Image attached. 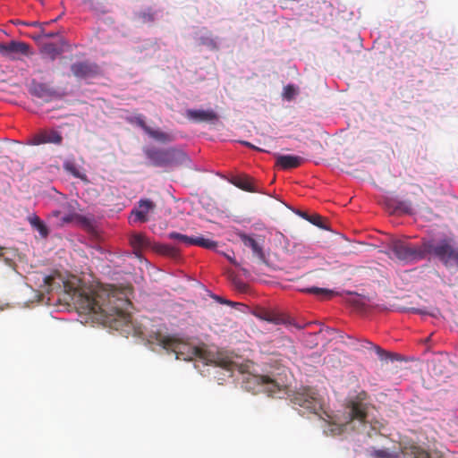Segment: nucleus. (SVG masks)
<instances>
[{
    "mask_svg": "<svg viewBox=\"0 0 458 458\" xmlns=\"http://www.w3.org/2000/svg\"><path fill=\"white\" fill-rule=\"evenodd\" d=\"M143 151L150 165L157 167L178 165L188 159L184 152L175 148L148 147Z\"/></svg>",
    "mask_w": 458,
    "mask_h": 458,
    "instance_id": "nucleus-3",
    "label": "nucleus"
},
{
    "mask_svg": "<svg viewBox=\"0 0 458 458\" xmlns=\"http://www.w3.org/2000/svg\"><path fill=\"white\" fill-rule=\"evenodd\" d=\"M53 280H54V277H53V276H46V277L44 278V282H45V284H47V285H49V286L51 285V284H52V281H53Z\"/></svg>",
    "mask_w": 458,
    "mask_h": 458,
    "instance_id": "nucleus-42",
    "label": "nucleus"
},
{
    "mask_svg": "<svg viewBox=\"0 0 458 458\" xmlns=\"http://www.w3.org/2000/svg\"><path fill=\"white\" fill-rule=\"evenodd\" d=\"M304 161L305 159L299 156L278 155L276 157V165L284 170L299 167Z\"/></svg>",
    "mask_w": 458,
    "mask_h": 458,
    "instance_id": "nucleus-15",
    "label": "nucleus"
},
{
    "mask_svg": "<svg viewBox=\"0 0 458 458\" xmlns=\"http://www.w3.org/2000/svg\"><path fill=\"white\" fill-rule=\"evenodd\" d=\"M424 259L432 255L438 259L445 267L454 264L458 267V248L453 246V240L444 238L437 242L423 241Z\"/></svg>",
    "mask_w": 458,
    "mask_h": 458,
    "instance_id": "nucleus-2",
    "label": "nucleus"
},
{
    "mask_svg": "<svg viewBox=\"0 0 458 458\" xmlns=\"http://www.w3.org/2000/svg\"><path fill=\"white\" fill-rule=\"evenodd\" d=\"M75 216H76L75 215L65 216L62 217V222L64 224L71 223L73 221Z\"/></svg>",
    "mask_w": 458,
    "mask_h": 458,
    "instance_id": "nucleus-38",
    "label": "nucleus"
},
{
    "mask_svg": "<svg viewBox=\"0 0 458 458\" xmlns=\"http://www.w3.org/2000/svg\"><path fill=\"white\" fill-rule=\"evenodd\" d=\"M156 203L149 199H141L138 205L131 210V216L135 222L146 223L148 221V214L156 209Z\"/></svg>",
    "mask_w": 458,
    "mask_h": 458,
    "instance_id": "nucleus-12",
    "label": "nucleus"
},
{
    "mask_svg": "<svg viewBox=\"0 0 458 458\" xmlns=\"http://www.w3.org/2000/svg\"><path fill=\"white\" fill-rule=\"evenodd\" d=\"M59 213H60L59 211H55V212H53V214H54L55 216H58V215H59Z\"/></svg>",
    "mask_w": 458,
    "mask_h": 458,
    "instance_id": "nucleus-47",
    "label": "nucleus"
},
{
    "mask_svg": "<svg viewBox=\"0 0 458 458\" xmlns=\"http://www.w3.org/2000/svg\"><path fill=\"white\" fill-rule=\"evenodd\" d=\"M192 349H193L192 353L197 354V353H198V352H199V350H198L196 347H194V348H192Z\"/></svg>",
    "mask_w": 458,
    "mask_h": 458,
    "instance_id": "nucleus-44",
    "label": "nucleus"
},
{
    "mask_svg": "<svg viewBox=\"0 0 458 458\" xmlns=\"http://www.w3.org/2000/svg\"><path fill=\"white\" fill-rule=\"evenodd\" d=\"M407 310L410 312H412V313H419V314H422V315L428 314V312L427 310H422V309L410 308Z\"/></svg>",
    "mask_w": 458,
    "mask_h": 458,
    "instance_id": "nucleus-37",
    "label": "nucleus"
},
{
    "mask_svg": "<svg viewBox=\"0 0 458 458\" xmlns=\"http://www.w3.org/2000/svg\"><path fill=\"white\" fill-rule=\"evenodd\" d=\"M131 244L134 249H141L148 246L149 242L144 234L137 233L131 237Z\"/></svg>",
    "mask_w": 458,
    "mask_h": 458,
    "instance_id": "nucleus-24",
    "label": "nucleus"
},
{
    "mask_svg": "<svg viewBox=\"0 0 458 458\" xmlns=\"http://www.w3.org/2000/svg\"><path fill=\"white\" fill-rule=\"evenodd\" d=\"M238 288L242 291L245 290L246 289V284H243V283H241L238 284Z\"/></svg>",
    "mask_w": 458,
    "mask_h": 458,
    "instance_id": "nucleus-43",
    "label": "nucleus"
},
{
    "mask_svg": "<svg viewBox=\"0 0 458 458\" xmlns=\"http://www.w3.org/2000/svg\"><path fill=\"white\" fill-rule=\"evenodd\" d=\"M147 134L155 140L161 143H169L174 140V136L172 134L162 131L160 130L152 129L151 127L148 130Z\"/></svg>",
    "mask_w": 458,
    "mask_h": 458,
    "instance_id": "nucleus-19",
    "label": "nucleus"
},
{
    "mask_svg": "<svg viewBox=\"0 0 458 458\" xmlns=\"http://www.w3.org/2000/svg\"><path fill=\"white\" fill-rule=\"evenodd\" d=\"M30 93L45 101H50L52 98L57 97V91L47 83L39 82L32 80L29 88Z\"/></svg>",
    "mask_w": 458,
    "mask_h": 458,
    "instance_id": "nucleus-11",
    "label": "nucleus"
},
{
    "mask_svg": "<svg viewBox=\"0 0 458 458\" xmlns=\"http://www.w3.org/2000/svg\"><path fill=\"white\" fill-rule=\"evenodd\" d=\"M397 208L405 212V213H411V203L401 201L397 205Z\"/></svg>",
    "mask_w": 458,
    "mask_h": 458,
    "instance_id": "nucleus-33",
    "label": "nucleus"
},
{
    "mask_svg": "<svg viewBox=\"0 0 458 458\" xmlns=\"http://www.w3.org/2000/svg\"><path fill=\"white\" fill-rule=\"evenodd\" d=\"M363 343H364L363 347H365L367 349H373V350H375L376 352L380 357V359H382V360L386 358V357H388L390 355V353L386 352L380 346H378L377 344H372L371 342H369L368 340H364Z\"/></svg>",
    "mask_w": 458,
    "mask_h": 458,
    "instance_id": "nucleus-27",
    "label": "nucleus"
},
{
    "mask_svg": "<svg viewBox=\"0 0 458 458\" xmlns=\"http://www.w3.org/2000/svg\"><path fill=\"white\" fill-rule=\"evenodd\" d=\"M163 249H164L165 253H166L168 255H171V256L177 255V250L174 247L164 246Z\"/></svg>",
    "mask_w": 458,
    "mask_h": 458,
    "instance_id": "nucleus-35",
    "label": "nucleus"
},
{
    "mask_svg": "<svg viewBox=\"0 0 458 458\" xmlns=\"http://www.w3.org/2000/svg\"><path fill=\"white\" fill-rule=\"evenodd\" d=\"M62 142L63 136L61 132L54 129L41 130L36 133L31 140V144L33 145H42L48 143L61 145Z\"/></svg>",
    "mask_w": 458,
    "mask_h": 458,
    "instance_id": "nucleus-13",
    "label": "nucleus"
},
{
    "mask_svg": "<svg viewBox=\"0 0 458 458\" xmlns=\"http://www.w3.org/2000/svg\"><path fill=\"white\" fill-rule=\"evenodd\" d=\"M265 319L274 324H280L284 321V319L280 316L276 314H267Z\"/></svg>",
    "mask_w": 458,
    "mask_h": 458,
    "instance_id": "nucleus-32",
    "label": "nucleus"
},
{
    "mask_svg": "<svg viewBox=\"0 0 458 458\" xmlns=\"http://www.w3.org/2000/svg\"><path fill=\"white\" fill-rule=\"evenodd\" d=\"M58 35H59V32H58V31H55V32H47V31L45 30V29H44V30H40V35H39V37H41V38H55V37L58 36Z\"/></svg>",
    "mask_w": 458,
    "mask_h": 458,
    "instance_id": "nucleus-34",
    "label": "nucleus"
},
{
    "mask_svg": "<svg viewBox=\"0 0 458 458\" xmlns=\"http://www.w3.org/2000/svg\"><path fill=\"white\" fill-rule=\"evenodd\" d=\"M71 71L72 74L81 80H88L98 76L100 72L96 64L89 62H77L72 64Z\"/></svg>",
    "mask_w": 458,
    "mask_h": 458,
    "instance_id": "nucleus-10",
    "label": "nucleus"
},
{
    "mask_svg": "<svg viewBox=\"0 0 458 458\" xmlns=\"http://www.w3.org/2000/svg\"><path fill=\"white\" fill-rule=\"evenodd\" d=\"M403 454L407 458H428L429 456L427 451L415 445L404 446Z\"/></svg>",
    "mask_w": 458,
    "mask_h": 458,
    "instance_id": "nucleus-18",
    "label": "nucleus"
},
{
    "mask_svg": "<svg viewBox=\"0 0 458 458\" xmlns=\"http://www.w3.org/2000/svg\"><path fill=\"white\" fill-rule=\"evenodd\" d=\"M296 94L297 89L293 85L289 84L284 88L283 96L285 99L291 100L295 97Z\"/></svg>",
    "mask_w": 458,
    "mask_h": 458,
    "instance_id": "nucleus-30",
    "label": "nucleus"
},
{
    "mask_svg": "<svg viewBox=\"0 0 458 458\" xmlns=\"http://www.w3.org/2000/svg\"><path fill=\"white\" fill-rule=\"evenodd\" d=\"M140 22H148V21H152L154 20L153 17H147V16H144V17H137L136 18Z\"/></svg>",
    "mask_w": 458,
    "mask_h": 458,
    "instance_id": "nucleus-39",
    "label": "nucleus"
},
{
    "mask_svg": "<svg viewBox=\"0 0 458 458\" xmlns=\"http://www.w3.org/2000/svg\"><path fill=\"white\" fill-rule=\"evenodd\" d=\"M256 380L259 384L263 386L264 391H266L270 396L281 397L280 394L286 392V383L273 378L270 376H259L256 377Z\"/></svg>",
    "mask_w": 458,
    "mask_h": 458,
    "instance_id": "nucleus-9",
    "label": "nucleus"
},
{
    "mask_svg": "<svg viewBox=\"0 0 458 458\" xmlns=\"http://www.w3.org/2000/svg\"><path fill=\"white\" fill-rule=\"evenodd\" d=\"M41 53L54 61L60 55L61 49L54 43H46L42 46Z\"/></svg>",
    "mask_w": 458,
    "mask_h": 458,
    "instance_id": "nucleus-22",
    "label": "nucleus"
},
{
    "mask_svg": "<svg viewBox=\"0 0 458 458\" xmlns=\"http://www.w3.org/2000/svg\"><path fill=\"white\" fill-rule=\"evenodd\" d=\"M128 292V289L119 290L112 285L108 288H81L74 291L72 299L80 312L118 330L131 320L130 309L132 304Z\"/></svg>",
    "mask_w": 458,
    "mask_h": 458,
    "instance_id": "nucleus-1",
    "label": "nucleus"
},
{
    "mask_svg": "<svg viewBox=\"0 0 458 458\" xmlns=\"http://www.w3.org/2000/svg\"><path fill=\"white\" fill-rule=\"evenodd\" d=\"M232 183L239 189L249 192H261L258 186L255 185L252 178L249 176H236L232 180Z\"/></svg>",
    "mask_w": 458,
    "mask_h": 458,
    "instance_id": "nucleus-17",
    "label": "nucleus"
},
{
    "mask_svg": "<svg viewBox=\"0 0 458 458\" xmlns=\"http://www.w3.org/2000/svg\"><path fill=\"white\" fill-rule=\"evenodd\" d=\"M294 326H295L298 329H301V328H303V327L299 326V325H295V324H294Z\"/></svg>",
    "mask_w": 458,
    "mask_h": 458,
    "instance_id": "nucleus-45",
    "label": "nucleus"
},
{
    "mask_svg": "<svg viewBox=\"0 0 458 458\" xmlns=\"http://www.w3.org/2000/svg\"><path fill=\"white\" fill-rule=\"evenodd\" d=\"M371 458H399V454L390 452L388 449H373L370 451Z\"/></svg>",
    "mask_w": 458,
    "mask_h": 458,
    "instance_id": "nucleus-25",
    "label": "nucleus"
},
{
    "mask_svg": "<svg viewBox=\"0 0 458 458\" xmlns=\"http://www.w3.org/2000/svg\"><path fill=\"white\" fill-rule=\"evenodd\" d=\"M289 396L292 403L299 406L303 413L307 412L321 417L323 400L315 389L309 386H301Z\"/></svg>",
    "mask_w": 458,
    "mask_h": 458,
    "instance_id": "nucleus-4",
    "label": "nucleus"
},
{
    "mask_svg": "<svg viewBox=\"0 0 458 458\" xmlns=\"http://www.w3.org/2000/svg\"><path fill=\"white\" fill-rule=\"evenodd\" d=\"M156 341L164 349L176 353L177 358H179V355L183 354L184 350L191 348L185 342L176 335H163L158 333L156 335Z\"/></svg>",
    "mask_w": 458,
    "mask_h": 458,
    "instance_id": "nucleus-8",
    "label": "nucleus"
},
{
    "mask_svg": "<svg viewBox=\"0 0 458 458\" xmlns=\"http://www.w3.org/2000/svg\"><path fill=\"white\" fill-rule=\"evenodd\" d=\"M191 245H197L205 249L213 250L217 247V242L203 236L191 237Z\"/></svg>",
    "mask_w": 458,
    "mask_h": 458,
    "instance_id": "nucleus-21",
    "label": "nucleus"
},
{
    "mask_svg": "<svg viewBox=\"0 0 458 458\" xmlns=\"http://www.w3.org/2000/svg\"><path fill=\"white\" fill-rule=\"evenodd\" d=\"M168 237L172 240H176V241L182 242L185 245H191V237H189L185 234H182V233H176V232H172L168 234Z\"/></svg>",
    "mask_w": 458,
    "mask_h": 458,
    "instance_id": "nucleus-28",
    "label": "nucleus"
},
{
    "mask_svg": "<svg viewBox=\"0 0 458 458\" xmlns=\"http://www.w3.org/2000/svg\"><path fill=\"white\" fill-rule=\"evenodd\" d=\"M213 298L218 301L219 303H222V304H227V305H234V302L231 301H228V300H225L224 298L220 297V296H217V295H213Z\"/></svg>",
    "mask_w": 458,
    "mask_h": 458,
    "instance_id": "nucleus-36",
    "label": "nucleus"
},
{
    "mask_svg": "<svg viewBox=\"0 0 458 458\" xmlns=\"http://www.w3.org/2000/svg\"><path fill=\"white\" fill-rule=\"evenodd\" d=\"M242 143L249 148H254V149H257L259 151H264L263 149L259 148H257L255 147L254 145H252L251 143L248 142V141H242Z\"/></svg>",
    "mask_w": 458,
    "mask_h": 458,
    "instance_id": "nucleus-41",
    "label": "nucleus"
},
{
    "mask_svg": "<svg viewBox=\"0 0 458 458\" xmlns=\"http://www.w3.org/2000/svg\"><path fill=\"white\" fill-rule=\"evenodd\" d=\"M306 292L310 293H314V294H317V295L325 294V295L331 296L333 294L332 291L327 290V289H324V288H318V287L308 288L306 290Z\"/></svg>",
    "mask_w": 458,
    "mask_h": 458,
    "instance_id": "nucleus-31",
    "label": "nucleus"
},
{
    "mask_svg": "<svg viewBox=\"0 0 458 458\" xmlns=\"http://www.w3.org/2000/svg\"><path fill=\"white\" fill-rule=\"evenodd\" d=\"M229 260L233 263V264H235V261L233 259V258H228Z\"/></svg>",
    "mask_w": 458,
    "mask_h": 458,
    "instance_id": "nucleus-46",
    "label": "nucleus"
},
{
    "mask_svg": "<svg viewBox=\"0 0 458 458\" xmlns=\"http://www.w3.org/2000/svg\"><path fill=\"white\" fill-rule=\"evenodd\" d=\"M238 235H239L241 241L243 242V244L246 247H249L252 250V252L255 256H257L260 259H265L263 248H262L259 241H258L253 236L248 235L244 233H240Z\"/></svg>",
    "mask_w": 458,
    "mask_h": 458,
    "instance_id": "nucleus-16",
    "label": "nucleus"
},
{
    "mask_svg": "<svg viewBox=\"0 0 458 458\" xmlns=\"http://www.w3.org/2000/svg\"><path fill=\"white\" fill-rule=\"evenodd\" d=\"M0 55L2 57L10 60H21V56L32 55L30 46L28 43L12 40L9 43H0Z\"/></svg>",
    "mask_w": 458,
    "mask_h": 458,
    "instance_id": "nucleus-7",
    "label": "nucleus"
},
{
    "mask_svg": "<svg viewBox=\"0 0 458 458\" xmlns=\"http://www.w3.org/2000/svg\"><path fill=\"white\" fill-rule=\"evenodd\" d=\"M28 221L33 228L38 230V232L43 238H47L48 236L49 231L47 225L41 221V219L37 215L30 216L28 217Z\"/></svg>",
    "mask_w": 458,
    "mask_h": 458,
    "instance_id": "nucleus-20",
    "label": "nucleus"
},
{
    "mask_svg": "<svg viewBox=\"0 0 458 458\" xmlns=\"http://www.w3.org/2000/svg\"><path fill=\"white\" fill-rule=\"evenodd\" d=\"M188 119L197 123H215L218 121V114L212 109H188L186 111Z\"/></svg>",
    "mask_w": 458,
    "mask_h": 458,
    "instance_id": "nucleus-14",
    "label": "nucleus"
},
{
    "mask_svg": "<svg viewBox=\"0 0 458 458\" xmlns=\"http://www.w3.org/2000/svg\"><path fill=\"white\" fill-rule=\"evenodd\" d=\"M368 394L365 391L360 392L355 396L349 397L346 400L344 407L345 426L354 421L364 425L368 416V403H366Z\"/></svg>",
    "mask_w": 458,
    "mask_h": 458,
    "instance_id": "nucleus-5",
    "label": "nucleus"
},
{
    "mask_svg": "<svg viewBox=\"0 0 458 458\" xmlns=\"http://www.w3.org/2000/svg\"><path fill=\"white\" fill-rule=\"evenodd\" d=\"M128 121L129 123L136 124L137 126L140 127L146 133L148 132V130L150 128L149 126L147 125L145 118L142 114H136L129 118Z\"/></svg>",
    "mask_w": 458,
    "mask_h": 458,
    "instance_id": "nucleus-26",
    "label": "nucleus"
},
{
    "mask_svg": "<svg viewBox=\"0 0 458 458\" xmlns=\"http://www.w3.org/2000/svg\"><path fill=\"white\" fill-rule=\"evenodd\" d=\"M65 171L72 174L74 177L79 178L82 181H88L87 175L80 171L77 165L71 161H67L64 164Z\"/></svg>",
    "mask_w": 458,
    "mask_h": 458,
    "instance_id": "nucleus-23",
    "label": "nucleus"
},
{
    "mask_svg": "<svg viewBox=\"0 0 458 458\" xmlns=\"http://www.w3.org/2000/svg\"><path fill=\"white\" fill-rule=\"evenodd\" d=\"M302 217L306 218L308 221H310L311 224L320 227L325 228L326 226L323 224V218L322 216L318 215H313V216H308L307 214H302Z\"/></svg>",
    "mask_w": 458,
    "mask_h": 458,
    "instance_id": "nucleus-29",
    "label": "nucleus"
},
{
    "mask_svg": "<svg viewBox=\"0 0 458 458\" xmlns=\"http://www.w3.org/2000/svg\"><path fill=\"white\" fill-rule=\"evenodd\" d=\"M56 20H57V19H55V20H52V21H51V22H54V21H55ZM49 23H50V21H49ZM46 24H48V22H46V23H40V22H38V21H35V22L31 23V25H32V26H38V27L41 29V30H44V26H45Z\"/></svg>",
    "mask_w": 458,
    "mask_h": 458,
    "instance_id": "nucleus-40",
    "label": "nucleus"
},
{
    "mask_svg": "<svg viewBox=\"0 0 458 458\" xmlns=\"http://www.w3.org/2000/svg\"><path fill=\"white\" fill-rule=\"evenodd\" d=\"M389 250L395 259L404 263L424 259L423 242L420 245H412L402 240H394L389 243Z\"/></svg>",
    "mask_w": 458,
    "mask_h": 458,
    "instance_id": "nucleus-6",
    "label": "nucleus"
}]
</instances>
